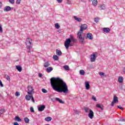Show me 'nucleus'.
Returning a JSON list of instances; mask_svg holds the SVG:
<instances>
[{"label":"nucleus","mask_w":125,"mask_h":125,"mask_svg":"<svg viewBox=\"0 0 125 125\" xmlns=\"http://www.w3.org/2000/svg\"><path fill=\"white\" fill-rule=\"evenodd\" d=\"M50 83L51 85L55 90V91H57L60 93L63 92L66 94L69 92V89H68V85L63 80L59 77H52L50 79Z\"/></svg>","instance_id":"f257e3e1"},{"label":"nucleus","mask_w":125,"mask_h":125,"mask_svg":"<svg viewBox=\"0 0 125 125\" xmlns=\"http://www.w3.org/2000/svg\"><path fill=\"white\" fill-rule=\"evenodd\" d=\"M77 42V40L75 39L73 36L70 35V38L68 39H66L65 42H64V46L66 49H69V46H73V45L71 44L72 42Z\"/></svg>","instance_id":"f03ea898"},{"label":"nucleus","mask_w":125,"mask_h":125,"mask_svg":"<svg viewBox=\"0 0 125 125\" xmlns=\"http://www.w3.org/2000/svg\"><path fill=\"white\" fill-rule=\"evenodd\" d=\"M82 34H83V32L81 31V30L78 31L77 33V38L80 43L84 44V43H85V41L84 40V37H82Z\"/></svg>","instance_id":"7ed1b4c3"},{"label":"nucleus","mask_w":125,"mask_h":125,"mask_svg":"<svg viewBox=\"0 0 125 125\" xmlns=\"http://www.w3.org/2000/svg\"><path fill=\"white\" fill-rule=\"evenodd\" d=\"M32 39L30 38H27L26 39V41L25 42V44L26 45L27 48L28 49V52H31V47L33 46V44L32 43Z\"/></svg>","instance_id":"20e7f679"},{"label":"nucleus","mask_w":125,"mask_h":125,"mask_svg":"<svg viewBox=\"0 0 125 125\" xmlns=\"http://www.w3.org/2000/svg\"><path fill=\"white\" fill-rule=\"evenodd\" d=\"M114 103H115V104L119 103V100H118V97H117V96H114V97H113V100L111 102V104L112 107H114Z\"/></svg>","instance_id":"39448f33"},{"label":"nucleus","mask_w":125,"mask_h":125,"mask_svg":"<svg viewBox=\"0 0 125 125\" xmlns=\"http://www.w3.org/2000/svg\"><path fill=\"white\" fill-rule=\"evenodd\" d=\"M27 90L28 92L27 93L28 94H32V93H34V89H33V87L32 86H28L27 87Z\"/></svg>","instance_id":"423d86ee"},{"label":"nucleus","mask_w":125,"mask_h":125,"mask_svg":"<svg viewBox=\"0 0 125 125\" xmlns=\"http://www.w3.org/2000/svg\"><path fill=\"white\" fill-rule=\"evenodd\" d=\"M87 29V25L84 24H82L81 27H80V31L82 33H83V31L84 30H86Z\"/></svg>","instance_id":"0eeeda50"},{"label":"nucleus","mask_w":125,"mask_h":125,"mask_svg":"<svg viewBox=\"0 0 125 125\" xmlns=\"http://www.w3.org/2000/svg\"><path fill=\"white\" fill-rule=\"evenodd\" d=\"M13 7H11L9 6H6L4 7V8H3V10L6 12H8V11H10L11 9H13Z\"/></svg>","instance_id":"6e6552de"},{"label":"nucleus","mask_w":125,"mask_h":125,"mask_svg":"<svg viewBox=\"0 0 125 125\" xmlns=\"http://www.w3.org/2000/svg\"><path fill=\"white\" fill-rule=\"evenodd\" d=\"M88 116L89 118H90V119H93V117H94V113L92 110L90 109Z\"/></svg>","instance_id":"1a4fd4ad"},{"label":"nucleus","mask_w":125,"mask_h":125,"mask_svg":"<svg viewBox=\"0 0 125 125\" xmlns=\"http://www.w3.org/2000/svg\"><path fill=\"white\" fill-rule=\"evenodd\" d=\"M86 39H88V40L92 41V40H93V36L92 35V34L90 33H88L86 34Z\"/></svg>","instance_id":"9d476101"},{"label":"nucleus","mask_w":125,"mask_h":125,"mask_svg":"<svg viewBox=\"0 0 125 125\" xmlns=\"http://www.w3.org/2000/svg\"><path fill=\"white\" fill-rule=\"evenodd\" d=\"M96 57H97L96 56V55L93 54L92 55H91L90 56V61H91V62H95V60L96 59Z\"/></svg>","instance_id":"9b49d317"},{"label":"nucleus","mask_w":125,"mask_h":125,"mask_svg":"<svg viewBox=\"0 0 125 125\" xmlns=\"http://www.w3.org/2000/svg\"><path fill=\"white\" fill-rule=\"evenodd\" d=\"M45 108V105H41L40 106H38V111L39 112H42V111L44 110Z\"/></svg>","instance_id":"f8f14e48"},{"label":"nucleus","mask_w":125,"mask_h":125,"mask_svg":"<svg viewBox=\"0 0 125 125\" xmlns=\"http://www.w3.org/2000/svg\"><path fill=\"white\" fill-rule=\"evenodd\" d=\"M103 31H104V33H106V34H108V33H110L111 29L109 28V27H104L103 28Z\"/></svg>","instance_id":"ddd939ff"},{"label":"nucleus","mask_w":125,"mask_h":125,"mask_svg":"<svg viewBox=\"0 0 125 125\" xmlns=\"http://www.w3.org/2000/svg\"><path fill=\"white\" fill-rule=\"evenodd\" d=\"M85 89L87 90H88L89 88H90V85H89V82H85Z\"/></svg>","instance_id":"4468645a"},{"label":"nucleus","mask_w":125,"mask_h":125,"mask_svg":"<svg viewBox=\"0 0 125 125\" xmlns=\"http://www.w3.org/2000/svg\"><path fill=\"white\" fill-rule=\"evenodd\" d=\"M74 19L77 22H79V23H81L82 22V18H78V17L75 16L73 17Z\"/></svg>","instance_id":"2eb2a0df"},{"label":"nucleus","mask_w":125,"mask_h":125,"mask_svg":"<svg viewBox=\"0 0 125 125\" xmlns=\"http://www.w3.org/2000/svg\"><path fill=\"white\" fill-rule=\"evenodd\" d=\"M32 95H33L32 94L26 95L25 96L26 100H27L28 101L31 100V98L32 97Z\"/></svg>","instance_id":"dca6fc26"},{"label":"nucleus","mask_w":125,"mask_h":125,"mask_svg":"<svg viewBox=\"0 0 125 125\" xmlns=\"http://www.w3.org/2000/svg\"><path fill=\"white\" fill-rule=\"evenodd\" d=\"M55 100L56 101L59 102V103H61V104H64V102L59 98H56Z\"/></svg>","instance_id":"f3484780"},{"label":"nucleus","mask_w":125,"mask_h":125,"mask_svg":"<svg viewBox=\"0 0 125 125\" xmlns=\"http://www.w3.org/2000/svg\"><path fill=\"white\" fill-rule=\"evenodd\" d=\"M53 70V68L52 67H48L46 68V71L47 73H50Z\"/></svg>","instance_id":"a211bd4d"},{"label":"nucleus","mask_w":125,"mask_h":125,"mask_svg":"<svg viewBox=\"0 0 125 125\" xmlns=\"http://www.w3.org/2000/svg\"><path fill=\"white\" fill-rule=\"evenodd\" d=\"M56 55H59V56H60L62 55V52H61V50H58V49H56Z\"/></svg>","instance_id":"6ab92c4d"},{"label":"nucleus","mask_w":125,"mask_h":125,"mask_svg":"<svg viewBox=\"0 0 125 125\" xmlns=\"http://www.w3.org/2000/svg\"><path fill=\"white\" fill-rule=\"evenodd\" d=\"M16 68L19 72H22V67L20 65H16Z\"/></svg>","instance_id":"aec40b11"},{"label":"nucleus","mask_w":125,"mask_h":125,"mask_svg":"<svg viewBox=\"0 0 125 125\" xmlns=\"http://www.w3.org/2000/svg\"><path fill=\"white\" fill-rule=\"evenodd\" d=\"M124 81V78L122 76H120L118 77V82L120 83H122L123 81Z\"/></svg>","instance_id":"412c9836"},{"label":"nucleus","mask_w":125,"mask_h":125,"mask_svg":"<svg viewBox=\"0 0 125 125\" xmlns=\"http://www.w3.org/2000/svg\"><path fill=\"white\" fill-rule=\"evenodd\" d=\"M63 68L65 71H70V67L67 65H63Z\"/></svg>","instance_id":"4be33fe9"},{"label":"nucleus","mask_w":125,"mask_h":125,"mask_svg":"<svg viewBox=\"0 0 125 125\" xmlns=\"http://www.w3.org/2000/svg\"><path fill=\"white\" fill-rule=\"evenodd\" d=\"M52 120V118L51 117H47L44 119L45 122H50Z\"/></svg>","instance_id":"5701e85b"},{"label":"nucleus","mask_w":125,"mask_h":125,"mask_svg":"<svg viewBox=\"0 0 125 125\" xmlns=\"http://www.w3.org/2000/svg\"><path fill=\"white\" fill-rule=\"evenodd\" d=\"M49 66H50V63L48 62H45L44 63V67L45 68H47V67H49Z\"/></svg>","instance_id":"b1692460"},{"label":"nucleus","mask_w":125,"mask_h":125,"mask_svg":"<svg viewBox=\"0 0 125 125\" xmlns=\"http://www.w3.org/2000/svg\"><path fill=\"white\" fill-rule=\"evenodd\" d=\"M15 120L17 122H22V119H21V118H20V117H19V116H16L15 117Z\"/></svg>","instance_id":"393cba45"},{"label":"nucleus","mask_w":125,"mask_h":125,"mask_svg":"<svg viewBox=\"0 0 125 125\" xmlns=\"http://www.w3.org/2000/svg\"><path fill=\"white\" fill-rule=\"evenodd\" d=\"M96 107L97 108H99L100 109H101V110H103L104 109V107L103 106V105H101L99 104H96Z\"/></svg>","instance_id":"a878e982"},{"label":"nucleus","mask_w":125,"mask_h":125,"mask_svg":"<svg viewBox=\"0 0 125 125\" xmlns=\"http://www.w3.org/2000/svg\"><path fill=\"white\" fill-rule=\"evenodd\" d=\"M97 3H98L97 0H94L92 1V4L93 5H94V6H96V5H97Z\"/></svg>","instance_id":"bb28decb"},{"label":"nucleus","mask_w":125,"mask_h":125,"mask_svg":"<svg viewBox=\"0 0 125 125\" xmlns=\"http://www.w3.org/2000/svg\"><path fill=\"white\" fill-rule=\"evenodd\" d=\"M24 121L25 124H29V122H30V119H29V118H28L27 117H25L24 118Z\"/></svg>","instance_id":"cd10ccee"},{"label":"nucleus","mask_w":125,"mask_h":125,"mask_svg":"<svg viewBox=\"0 0 125 125\" xmlns=\"http://www.w3.org/2000/svg\"><path fill=\"white\" fill-rule=\"evenodd\" d=\"M4 78L7 81H8V82H10V77H9V76L5 75L4 76Z\"/></svg>","instance_id":"c85d7f7f"},{"label":"nucleus","mask_w":125,"mask_h":125,"mask_svg":"<svg viewBox=\"0 0 125 125\" xmlns=\"http://www.w3.org/2000/svg\"><path fill=\"white\" fill-rule=\"evenodd\" d=\"M100 8H101V10H104V9H106V7L105 6V5H104V4L101 5L100 6Z\"/></svg>","instance_id":"c756f323"},{"label":"nucleus","mask_w":125,"mask_h":125,"mask_svg":"<svg viewBox=\"0 0 125 125\" xmlns=\"http://www.w3.org/2000/svg\"><path fill=\"white\" fill-rule=\"evenodd\" d=\"M80 75L83 76L84 75V74H85V72H84V71L82 69L80 71Z\"/></svg>","instance_id":"7c9ffc66"},{"label":"nucleus","mask_w":125,"mask_h":125,"mask_svg":"<svg viewBox=\"0 0 125 125\" xmlns=\"http://www.w3.org/2000/svg\"><path fill=\"white\" fill-rule=\"evenodd\" d=\"M55 27L56 29H58L60 28V25H59V24L58 23H56L55 24Z\"/></svg>","instance_id":"2f4dec72"},{"label":"nucleus","mask_w":125,"mask_h":125,"mask_svg":"<svg viewBox=\"0 0 125 125\" xmlns=\"http://www.w3.org/2000/svg\"><path fill=\"white\" fill-rule=\"evenodd\" d=\"M53 58L54 60H58L59 57L57 55H54Z\"/></svg>","instance_id":"473e14b6"},{"label":"nucleus","mask_w":125,"mask_h":125,"mask_svg":"<svg viewBox=\"0 0 125 125\" xmlns=\"http://www.w3.org/2000/svg\"><path fill=\"white\" fill-rule=\"evenodd\" d=\"M84 110L85 113H88V112H89V110H90V109H89V108H88V107H85L84 108Z\"/></svg>","instance_id":"72a5a7b5"},{"label":"nucleus","mask_w":125,"mask_h":125,"mask_svg":"<svg viewBox=\"0 0 125 125\" xmlns=\"http://www.w3.org/2000/svg\"><path fill=\"white\" fill-rule=\"evenodd\" d=\"M4 113V109H1L0 110V117Z\"/></svg>","instance_id":"f704fd0d"},{"label":"nucleus","mask_w":125,"mask_h":125,"mask_svg":"<svg viewBox=\"0 0 125 125\" xmlns=\"http://www.w3.org/2000/svg\"><path fill=\"white\" fill-rule=\"evenodd\" d=\"M99 21V19L98 18V17H96L94 19V21L96 23H98Z\"/></svg>","instance_id":"c9c22d12"},{"label":"nucleus","mask_w":125,"mask_h":125,"mask_svg":"<svg viewBox=\"0 0 125 125\" xmlns=\"http://www.w3.org/2000/svg\"><path fill=\"white\" fill-rule=\"evenodd\" d=\"M42 92H43V93H47V90H46V89L43 88L42 89Z\"/></svg>","instance_id":"e433bc0d"},{"label":"nucleus","mask_w":125,"mask_h":125,"mask_svg":"<svg viewBox=\"0 0 125 125\" xmlns=\"http://www.w3.org/2000/svg\"><path fill=\"white\" fill-rule=\"evenodd\" d=\"M9 1L10 3H11L12 4H14V2H15V0H9Z\"/></svg>","instance_id":"4c0bfd02"},{"label":"nucleus","mask_w":125,"mask_h":125,"mask_svg":"<svg viewBox=\"0 0 125 125\" xmlns=\"http://www.w3.org/2000/svg\"><path fill=\"white\" fill-rule=\"evenodd\" d=\"M30 112H31V113H35V110H34V108H33V107H30Z\"/></svg>","instance_id":"58836bf2"},{"label":"nucleus","mask_w":125,"mask_h":125,"mask_svg":"<svg viewBox=\"0 0 125 125\" xmlns=\"http://www.w3.org/2000/svg\"><path fill=\"white\" fill-rule=\"evenodd\" d=\"M17 4H20L21 3V0H17L16 1Z\"/></svg>","instance_id":"ea45409f"},{"label":"nucleus","mask_w":125,"mask_h":125,"mask_svg":"<svg viewBox=\"0 0 125 125\" xmlns=\"http://www.w3.org/2000/svg\"><path fill=\"white\" fill-rule=\"evenodd\" d=\"M15 95L18 97V96H20V93L19 92H16Z\"/></svg>","instance_id":"a19ab883"},{"label":"nucleus","mask_w":125,"mask_h":125,"mask_svg":"<svg viewBox=\"0 0 125 125\" xmlns=\"http://www.w3.org/2000/svg\"><path fill=\"white\" fill-rule=\"evenodd\" d=\"M92 99L94 100V101H97V100H96V98L94 97V96H93L92 97Z\"/></svg>","instance_id":"79ce46f5"},{"label":"nucleus","mask_w":125,"mask_h":125,"mask_svg":"<svg viewBox=\"0 0 125 125\" xmlns=\"http://www.w3.org/2000/svg\"><path fill=\"white\" fill-rule=\"evenodd\" d=\"M0 86H1V87H3V84H2L1 80H0Z\"/></svg>","instance_id":"37998d69"},{"label":"nucleus","mask_w":125,"mask_h":125,"mask_svg":"<svg viewBox=\"0 0 125 125\" xmlns=\"http://www.w3.org/2000/svg\"><path fill=\"white\" fill-rule=\"evenodd\" d=\"M119 122H125V119L123 118H120Z\"/></svg>","instance_id":"c03bdc74"},{"label":"nucleus","mask_w":125,"mask_h":125,"mask_svg":"<svg viewBox=\"0 0 125 125\" xmlns=\"http://www.w3.org/2000/svg\"><path fill=\"white\" fill-rule=\"evenodd\" d=\"M0 33H2V27H1V24L0 23Z\"/></svg>","instance_id":"a18cd8bd"},{"label":"nucleus","mask_w":125,"mask_h":125,"mask_svg":"<svg viewBox=\"0 0 125 125\" xmlns=\"http://www.w3.org/2000/svg\"><path fill=\"white\" fill-rule=\"evenodd\" d=\"M99 74L100 76H104V73H103V72H100L99 73Z\"/></svg>","instance_id":"49530a36"},{"label":"nucleus","mask_w":125,"mask_h":125,"mask_svg":"<svg viewBox=\"0 0 125 125\" xmlns=\"http://www.w3.org/2000/svg\"><path fill=\"white\" fill-rule=\"evenodd\" d=\"M31 99L32 102H33V103H35V99H34V97H33V95Z\"/></svg>","instance_id":"de8ad7c7"},{"label":"nucleus","mask_w":125,"mask_h":125,"mask_svg":"<svg viewBox=\"0 0 125 125\" xmlns=\"http://www.w3.org/2000/svg\"><path fill=\"white\" fill-rule=\"evenodd\" d=\"M74 113L75 114H76V115L79 114V111L77 110H74Z\"/></svg>","instance_id":"09e8293b"},{"label":"nucleus","mask_w":125,"mask_h":125,"mask_svg":"<svg viewBox=\"0 0 125 125\" xmlns=\"http://www.w3.org/2000/svg\"><path fill=\"white\" fill-rule=\"evenodd\" d=\"M63 0H57V1H58V3H61V2H62V1Z\"/></svg>","instance_id":"8fccbe9b"},{"label":"nucleus","mask_w":125,"mask_h":125,"mask_svg":"<svg viewBox=\"0 0 125 125\" xmlns=\"http://www.w3.org/2000/svg\"><path fill=\"white\" fill-rule=\"evenodd\" d=\"M42 74L39 73V78H42Z\"/></svg>","instance_id":"3c124183"},{"label":"nucleus","mask_w":125,"mask_h":125,"mask_svg":"<svg viewBox=\"0 0 125 125\" xmlns=\"http://www.w3.org/2000/svg\"><path fill=\"white\" fill-rule=\"evenodd\" d=\"M117 108H118V109H120L121 110H123V107L122 106L117 105Z\"/></svg>","instance_id":"603ef678"},{"label":"nucleus","mask_w":125,"mask_h":125,"mask_svg":"<svg viewBox=\"0 0 125 125\" xmlns=\"http://www.w3.org/2000/svg\"><path fill=\"white\" fill-rule=\"evenodd\" d=\"M2 6V3L1 1H0V8H1Z\"/></svg>","instance_id":"864d4df0"},{"label":"nucleus","mask_w":125,"mask_h":125,"mask_svg":"<svg viewBox=\"0 0 125 125\" xmlns=\"http://www.w3.org/2000/svg\"><path fill=\"white\" fill-rule=\"evenodd\" d=\"M14 125H19V124H18L17 122L14 123Z\"/></svg>","instance_id":"5fc2aeb1"},{"label":"nucleus","mask_w":125,"mask_h":125,"mask_svg":"<svg viewBox=\"0 0 125 125\" xmlns=\"http://www.w3.org/2000/svg\"><path fill=\"white\" fill-rule=\"evenodd\" d=\"M81 1L83 2H85L86 1V0H81Z\"/></svg>","instance_id":"6e6d98bb"},{"label":"nucleus","mask_w":125,"mask_h":125,"mask_svg":"<svg viewBox=\"0 0 125 125\" xmlns=\"http://www.w3.org/2000/svg\"><path fill=\"white\" fill-rule=\"evenodd\" d=\"M123 72L124 74H125V67L124 68Z\"/></svg>","instance_id":"4d7b16f0"},{"label":"nucleus","mask_w":125,"mask_h":125,"mask_svg":"<svg viewBox=\"0 0 125 125\" xmlns=\"http://www.w3.org/2000/svg\"><path fill=\"white\" fill-rule=\"evenodd\" d=\"M51 101H53L54 102V99H51Z\"/></svg>","instance_id":"13d9d810"},{"label":"nucleus","mask_w":125,"mask_h":125,"mask_svg":"<svg viewBox=\"0 0 125 125\" xmlns=\"http://www.w3.org/2000/svg\"><path fill=\"white\" fill-rule=\"evenodd\" d=\"M89 1H92V0H88Z\"/></svg>","instance_id":"bf43d9fd"}]
</instances>
